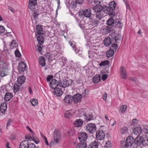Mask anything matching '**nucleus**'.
<instances>
[{
    "label": "nucleus",
    "instance_id": "56",
    "mask_svg": "<svg viewBox=\"0 0 148 148\" xmlns=\"http://www.w3.org/2000/svg\"><path fill=\"white\" fill-rule=\"evenodd\" d=\"M5 32V28L2 26L0 25V33H3Z\"/></svg>",
    "mask_w": 148,
    "mask_h": 148
},
{
    "label": "nucleus",
    "instance_id": "23",
    "mask_svg": "<svg viewBox=\"0 0 148 148\" xmlns=\"http://www.w3.org/2000/svg\"><path fill=\"white\" fill-rule=\"evenodd\" d=\"M83 14L84 16L87 18H89L91 15V13L90 11V10L89 9H85L84 10L83 13H81L82 15Z\"/></svg>",
    "mask_w": 148,
    "mask_h": 148
},
{
    "label": "nucleus",
    "instance_id": "30",
    "mask_svg": "<svg viewBox=\"0 0 148 148\" xmlns=\"http://www.w3.org/2000/svg\"><path fill=\"white\" fill-rule=\"evenodd\" d=\"M25 78L24 75L18 77L17 82L18 84L21 85L25 81Z\"/></svg>",
    "mask_w": 148,
    "mask_h": 148
},
{
    "label": "nucleus",
    "instance_id": "60",
    "mask_svg": "<svg viewBox=\"0 0 148 148\" xmlns=\"http://www.w3.org/2000/svg\"><path fill=\"white\" fill-rule=\"evenodd\" d=\"M12 121L13 119H10L8 120V123H7V127L8 128V126L10 125L11 123L12 122Z\"/></svg>",
    "mask_w": 148,
    "mask_h": 148
},
{
    "label": "nucleus",
    "instance_id": "53",
    "mask_svg": "<svg viewBox=\"0 0 148 148\" xmlns=\"http://www.w3.org/2000/svg\"><path fill=\"white\" fill-rule=\"evenodd\" d=\"M15 56L18 57H20L21 56V54L18 50L17 49L15 51Z\"/></svg>",
    "mask_w": 148,
    "mask_h": 148
},
{
    "label": "nucleus",
    "instance_id": "15",
    "mask_svg": "<svg viewBox=\"0 0 148 148\" xmlns=\"http://www.w3.org/2000/svg\"><path fill=\"white\" fill-rule=\"evenodd\" d=\"M71 84V81L70 80H64L61 81L59 84V86L63 88H65Z\"/></svg>",
    "mask_w": 148,
    "mask_h": 148
},
{
    "label": "nucleus",
    "instance_id": "1",
    "mask_svg": "<svg viewBox=\"0 0 148 148\" xmlns=\"http://www.w3.org/2000/svg\"><path fill=\"white\" fill-rule=\"evenodd\" d=\"M116 3L114 1L111 2L109 6H105L103 8V11L105 13L108 14L110 16H115V13L114 12L116 7Z\"/></svg>",
    "mask_w": 148,
    "mask_h": 148
},
{
    "label": "nucleus",
    "instance_id": "52",
    "mask_svg": "<svg viewBox=\"0 0 148 148\" xmlns=\"http://www.w3.org/2000/svg\"><path fill=\"white\" fill-rule=\"evenodd\" d=\"M143 131L144 133L148 134V126H144L143 128Z\"/></svg>",
    "mask_w": 148,
    "mask_h": 148
},
{
    "label": "nucleus",
    "instance_id": "11",
    "mask_svg": "<svg viewBox=\"0 0 148 148\" xmlns=\"http://www.w3.org/2000/svg\"><path fill=\"white\" fill-rule=\"evenodd\" d=\"M120 75L121 78L123 79H126L127 77V74L125 69L121 66L120 69Z\"/></svg>",
    "mask_w": 148,
    "mask_h": 148
},
{
    "label": "nucleus",
    "instance_id": "49",
    "mask_svg": "<svg viewBox=\"0 0 148 148\" xmlns=\"http://www.w3.org/2000/svg\"><path fill=\"white\" fill-rule=\"evenodd\" d=\"M28 148H35L36 147L35 145L33 143H29L28 142V145H27Z\"/></svg>",
    "mask_w": 148,
    "mask_h": 148
},
{
    "label": "nucleus",
    "instance_id": "26",
    "mask_svg": "<svg viewBox=\"0 0 148 148\" xmlns=\"http://www.w3.org/2000/svg\"><path fill=\"white\" fill-rule=\"evenodd\" d=\"M13 97L12 93L10 92H7L6 93L4 97V99L6 101H10Z\"/></svg>",
    "mask_w": 148,
    "mask_h": 148
},
{
    "label": "nucleus",
    "instance_id": "50",
    "mask_svg": "<svg viewBox=\"0 0 148 148\" xmlns=\"http://www.w3.org/2000/svg\"><path fill=\"white\" fill-rule=\"evenodd\" d=\"M127 108V106L125 105H124L122 106L120 108V110L121 111L122 113H123L125 110Z\"/></svg>",
    "mask_w": 148,
    "mask_h": 148
},
{
    "label": "nucleus",
    "instance_id": "29",
    "mask_svg": "<svg viewBox=\"0 0 148 148\" xmlns=\"http://www.w3.org/2000/svg\"><path fill=\"white\" fill-rule=\"evenodd\" d=\"M37 33L39 34H43L45 31L43 30L42 26L41 25H38L36 26Z\"/></svg>",
    "mask_w": 148,
    "mask_h": 148
},
{
    "label": "nucleus",
    "instance_id": "38",
    "mask_svg": "<svg viewBox=\"0 0 148 148\" xmlns=\"http://www.w3.org/2000/svg\"><path fill=\"white\" fill-rule=\"evenodd\" d=\"M37 40L39 44L42 45L44 42L43 36L41 35H39L37 37Z\"/></svg>",
    "mask_w": 148,
    "mask_h": 148
},
{
    "label": "nucleus",
    "instance_id": "45",
    "mask_svg": "<svg viewBox=\"0 0 148 148\" xmlns=\"http://www.w3.org/2000/svg\"><path fill=\"white\" fill-rule=\"evenodd\" d=\"M109 61L108 60H105L101 62L99 64V66H104L108 65L109 64Z\"/></svg>",
    "mask_w": 148,
    "mask_h": 148
},
{
    "label": "nucleus",
    "instance_id": "63",
    "mask_svg": "<svg viewBox=\"0 0 148 148\" xmlns=\"http://www.w3.org/2000/svg\"><path fill=\"white\" fill-rule=\"evenodd\" d=\"M107 77V75L106 74L103 75L102 76V79L103 80H105Z\"/></svg>",
    "mask_w": 148,
    "mask_h": 148
},
{
    "label": "nucleus",
    "instance_id": "5",
    "mask_svg": "<svg viewBox=\"0 0 148 148\" xmlns=\"http://www.w3.org/2000/svg\"><path fill=\"white\" fill-rule=\"evenodd\" d=\"M86 132L90 134H92L96 130V127L95 124L91 123L88 124L86 126Z\"/></svg>",
    "mask_w": 148,
    "mask_h": 148
},
{
    "label": "nucleus",
    "instance_id": "27",
    "mask_svg": "<svg viewBox=\"0 0 148 148\" xmlns=\"http://www.w3.org/2000/svg\"><path fill=\"white\" fill-rule=\"evenodd\" d=\"M22 85L18 84L17 83H15L13 86V90L15 93L17 92L20 90H21V88H22Z\"/></svg>",
    "mask_w": 148,
    "mask_h": 148
},
{
    "label": "nucleus",
    "instance_id": "20",
    "mask_svg": "<svg viewBox=\"0 0 148 148\" xmlns=\"http://www.w3.org/2000/svg\"><path fill=\"white\" fill-rule=\"evenodd\" d=\"M84 121L81 119H76L74 122V124L76 127H80L83 124Z\"/></svg>",
    "mask_w": 148,
    "mask_h": 148
},
{
    "label": "nucleus",
    "instance_id": "57",
    "mask_svg": "<svg viewBox=\"0 0 148 148\" xmlns=\"http://www.w3.org/2000/svg\"><path fill=\"white\" fill-rule=\"evenodd\" d=\"M94 2L97 5L101 4V3H102L101 0H94Z\"/></svg>",
    "mask_w": 148,
    "mask_h": 148
},
{
    "label": "nucleus",
    "instance_id": "32",
    "mask_svg": "<svg viewBox=\"0 0 148 148\" xmlns=\"http://www.w3.org/2000/svg\"><path fill=\"white\" fill-rule=\"evenodd\" d=\"M133 132L136 134H140L142 132V130L140 127H137L133 130Z\"/></svg>",
    "mask_w": 148,
    "mask_h": 148
},
{
    "label": "nucleus",
    "instance_id": "35",
    "mask_svg": "<svg viewBox=\"0 0 148 148\" xmlns=\"http://www.w3.org/2000/svg\"><path fill=\"white\" fill-rule=\"evenodd\" d=\"M39 64L42 67H44L46 64L45 60L44 57L40 56L39 58Z\"/></svg>",
    "mask_w": 148,
    "mask_h": 148
},
{
    "label": "nucleus",
    "instance_id": "21",
    "mask_svg": "<svg viewBox=\"0 0 148 148\" xmlns=\"http://www.w3.org/2000/svg\"><path fill=\"white\" fill-rule=\"evenodd\" d=\"M7 109V105L5 102H3L0 104V112L2 113H4Z\"/></svg>",
    "mask_w": 148,
    "mask_h": 148
},
{
    "label": "nucleus",
    "instance_id": "3",
    "mask_svg": "<svg viewBox=\"0 0 148 148\" xmlns=\"http://www.w3.org/2000/svg\"><path fill=\"white\" fill-rule=\"evenodd\" d=\"M8 65L3 62L0 61V68L1 69L0 75L2 77L6 76L8 74Z\"/></svg>",
    "mask_w": 148,
    "mask_h": 148
},
{
    "label": "nucleus",
    "instance_id": "41",
    "mask_svg": "<svg viewBox=\"0 0 148 148\" xmlns=\"http://www.w3.org/2000/svg\"><path fill=\"white\" fill-rule=\"evenodd\" d=\"M127 132V128L125 127H123L121 129L120 132L121 134H124Z\"/></svg>",
    "mask_w": 148,
    "mask_h": 148
},
{
    "label": "nucleus",
    "instance_id": "58",
    "mask_svg": "<svg viewBox=\"0 0 148 148\" xmlns=\"http://www.w3.org/2000/svg\"><path fill=\"white\" fill-rule=\"evenodd\" d=\"M34 138L33 135H32V136L30 135L28 136H25V138L28 139L29 140H33V138Z\"/></svg>",
    "mask_w": 148,
    "mask_h": 148
},
{
    "label": "nucleus",
    "instance_id": "8",
    "mask_svg": "<svg viewBox=\"0 0 148 148\" xmlns=\"http://www.w3.org/2000/svg\"><path fill=\"white\" fill-rule=\"evenodd\" d=\"M110 18L107 21V24L109 25H115L116 23L118 21V19H116L115 18V16H110Z\"/></svg>",
    "mask_w": 148,
    "mask_h": 148
},
{
    "label": "nucleus",
    "instance_id": "2",
    "mask_svg": "<svg viewBox=\"0 0 148 148\" xmlns=\"http://www.w3.org/2000/svg\"><path fill=\"white\" fill-rule=\"evenodd\" d=\"M53 139L50 143V145L56 144L59 142L61 139V134L59 131L56 129L53 132Z\"/></svg>",
    "mask_w": 148,
    "mask_h": 148
},
{
    "label": "nucleus",
    "instance_id": "6",
    "mask_svg": "<svg viewBox=\"0 0 148 148\" xmlns=\"http://www.w3.org/2000/svg\"><path fill=\"white\" fill-rule=\"evenodd\" d=\"M105 136V134L104 131L99 130L96 132V138L97 140H103Z\"/></svg>",
    "mask_w": 148,
    "mask_h": 148
},
{
    "label": "nucleus",
    "instance_id": "42",
    "mask_svg": "<svg viewBox=\"0 0 148 148\" xmlns=\"http://www.w3.org/2000/svg\"><path fill=\"white\" fill-rule=\"evenodd\" d=\"M41 45H38L36 46L35 49L36 50L39 52V53H41L42 50V47L41 46Z\"/></svg>",
    "mask_w": 148,
    "mask_h": 148
},
{
    "label": "nucleus",
    "instance_id": "33",
    "mask_svg": "<svg viewBox=\"0 0 148 148\" xmlns=\"http://www.w3.org/2000/svg\"><path fill=\"white\" fill-rule=\"evenodd\" d=\"M87 147V145L85 142H81L77 144L76 146V148H86Z\"/></svg>",
    "mask_w": 148,
    "mask_h": 148
},
{
    "label": "nucleus",
    "instance_id": "22",
    "mask_svg": "<svg viewBox=\"0 0 148 148\" xmlns=\"http://www.w3.org/2000/svg\"><path fill=\"white\" fill-rule=\"evenodd\" d=\"M103 8L101 4L96 5L93 8V9L96 12H101L103 9Z\"/></svg>",
    "mask_w": 148,
    "mask_h": 148
},
{
    "label": "nucleus",
    "instance_id": "37",
    "mask_svg": "<svg viewBox=\"0 0 148 148\" xmlns=\"http://www.w3.org/2000/svg\"><path fill=\"white\" fill-rule=\"evenodd\" d=\"M101 77L99 75H97L93 77V82L95 84L101 81Z\"/></svg>",
    "mask_w": 148,
    "mask_h": 148
},
{
    "label": "nucleus",
    "instance_id": "14",
    "mask_svg": "<svg viewBox=\"0 0 148 148\" xmlns=\"http://www.w3.org/2000/svg\"><path fill=\"white\" fill-rule=\"evenodd\" d=\"M59 84L58 81L55 79H52L50 83L51 88L54 89L59 86Z\"/></svg>",
    "mask_w": 148,
    "mask_h": 148
},
{
    "label": "nucleus",
    "instance_id": "36",
    "mask_svg": "<svg viewBox=\"0 0 148 148\" xmlns=\"http://www.w3.org/2000/svg\"><path fill=\"white\" fill-rule=\"evenodd\" d=\"M111 39L110 38H107L104 39V45L107 46H108L111 43Z\"/></svg>",
    "mask_w": 148,
    "mask_h": 148
},
{
    "label": "nucleus",
    "instance_id": "62",
    "mask_svg": "<svg viewBox=\"0 0 148 148\" xmlns=\"http://www.w3.org/2000/svg\"><path fill=\"white\" fill-rule=\"evenodd\" d=\"M42 137L44 139V140L45 142L46 143V144L47 145H49V143L47 141V139L46 137H45L44 135H42Z\"/></svg>",
    "mask_w": 148,
    "mask_h": 148
},
{
    "label": "nucleus",
    "instance_id": "51",
    "mask_svg": "<svg viewBox=\"0 0 148 148\" xmlns=\"http://www.w3.org/2000/svg\"><path fill=\"white\" fill-rule=\"evenodd\" d=\"M111 48H111L114 50H114L116 51V49L118 48V45L116 44H113L112 45Z\"/></svg>",
    "mask_w": 148,
    "mask_h": 148
},
{
    "label": "nucleus",
    "instance_id": "46",
    "mask_svg": "<svg viewBox=\"0 0 148 148\" xmlns=\"http://www.w3.org/2000/svg\"><path fill=\"white\" fill-rule=\"evenodd\" d=\"M104 147L105 148H111V145L110 142L109 141H107Z\"/></svg>",
    "mask_w": 148,
    "mask_h": 148
},
{
    "label": "nucleus",
    "instance_id": "34",
    "mask_svg": "<svg viewBox=\"0 0 148 148\" xmlns=\"http://www.w3.org/2000/svg\"><path fill=\"white\" fill-rule=\"evenodd\" d=\"M114 53V50L110 48L109 49L106 53V56L108 58H110L112 56Z\"/></svg>",
    "mask_w": 148,
    "mask_h": 148
},
{
    "label": "nucleus",
    "instance_id": "28",
    "mask_svg": "<svg viewBox=\"0 0 148 148\" xmlns=\"http://www.w3.org/2000/svg\"><path fill=\"white\" fill-rule=\"evenodd\" d=\"M28 141L24 140L20 143L19 148H28Z\"/></svg>",
    "mask_w": 148,
    "mask_h": 148
},
{
    "label": "nucleus",
    "instance_id": "59",
    "mask_svg": "<svg viewBox=\"0 0 148 148\" xmlns=\"http://www.w3.org/2000/svg\"><path fill=\"white\" fill-rule=\"evenodd\" d=\"M34 138L33 135H32V136L30 135L28 136H25V138L28 139L29 140H33V138Z\"/></svg>",
    "mask_w": 148,
    "mask_h": 148
},
{
    "label": "nucleus",
    "instance_id": "7",
    "mask_svg": "<svg viewBox=\"0 0 148 148\" xmlns=\"http://www.w3.org/2000/svg\"><path fill=\"white\" fill-rule=\"evenodd\" d=\"M134 143V140L133 137L132 136H129L126 139L125 146L126 147H131Z\"/></svg>",
    "mask_w": 148,
    "mask_h": 148
},
{
    "label": "nucleus",
    "instance_id": "31",
    "mask_svg": "<svg viewBox=\"0 0 148 148\" xmlns=\"http://www.w3.org/2000/svg\"><path fill=\"white\" fill-rule=\"evenodd\" d=\"M98 143L96 141L90 143L88 145V148H98Z\"/></svg>",
    "mask_w": 148,
    "mask_h": 148
},
{
    "label": "nucleus",
    "instance_id": "25",
    "mask_svg": "<svg viewBox=\"0 0 148 148\" xmlns=\"http://www.w3.org/2000/svg\"><path fill=\"white\" fill-rule=\"evenodd\" d=\"M72 98V96H71L67 95L65 97L63 101L66 103H71L73 101Z\"/></svg>",
    "mask_w": 148,
    "mask_h": 148
},
{
    "label": "nucleus",
    "instance_id": "64",
    "mask_svg": "<svg viewBox=\"0 0 148 148\" xmlns=\"http://www.w3.org/2000/svg\"><path fill=\"white\" fill-rule=\"evenodd\" d=\"M53 77L52 75H49L47 78V80L48 82L50 81L51 79Z\"/></svg>",
    "mask_w": 148,
    "mask_h": 148
},
{
    "label": "nucleus",
    "instance_id": "24",
    "mask_svg": "<svg viewBox=\"0 0 148 148\" xmlns=\"http://www.w3.org/2000/svg\"><path fill=\"white\" fill-rule=\"evenodd\" d=\"M62 91L61 89L59 88L54 89L53 93L54 95L57 96H60L62 94Z\"/></svg>",
    "mask_w": 148,
    "mask_h": 148
},
{
    "label": "nucleus",
    "instance_id": "4",
    "mask_svg": "<svg viewBox=\"0 0 148 148\" xmlns=\"http://www.w3.org/2000/svg\"><path fill=\"white\" fill-rule=\"evenodd\" d=\"M99 20L96 19V18H92L90 17L89 18L88 23L89 29H92L96 26L99 24Z\"/></svg>",
    "mask_w": 148,
    "mask_h": 148
},
{
    "label": "nucleus",
    "instance_id": "61",
    "mask_svg": "<svg viewBox=\"0 0 148 148\" xmlns=\"http://www.w3.org/2000/svg\"><path fill=\"white\" fill-rule=\"evenodd\" d=\"M33 140L36 144H38L40 141L39 139L37 138H33Z\"/></svg>",
    "mask_w": 148,
    "mask_h": 148
},
{
    "label": "nucleus",
    "instance_id": "16",
    "mask_svg": "<svg viewBox=\"0 0 148 148\" xmlns=\"http://www.w3.org/2000/svg\"><path fill=\"white\" fill-rule=\"evenodd\" d=\"M36 4V0H29V8L31 10L35 9Z\"/></svg>",
    "mask_w": 148,
    "mask_h": 148
},
{
    "label": "nucleus",
    "instance_id": "9",
    "mask_svg": "<svg viewBox=\"0 0 148 148\" xmlns=\"http://www.w3.org/2000/svg\"><path fill=\"white\" fill-rule=\"evenodd\" d=\"M78 138L80 142H85L87 139L86 133L84 132L79 133L78 135Z\"/></svg>",
    "mask_w": 148,
    "mask_h": 148
},
{
    "label": "nucleus",
    "instance_id": "55",
    "mask_svg": "<svg viewBox=\"0 0 148 148\" xmlns=\"http://www.w3.org/2000/svg\"><path fill=\"white\" fill-rule=\"evenodd\" d=\"M38 15L39 14L37 13L34 12L32 16L35 19H36L37 18H38Z\"/></svg>",
    "mask_w": 148,
    "mask_h": 148
},
{
    "label": "nucleus",
    "instance_id": "18",
    "mask_svg": "<svg viewBox=\"0 0 148 148\" xmlns=\"http://www.w3.org/2000/svg\"><path fill=\"white\" fill-rule=\"evenodd\" d=\"M79 26L82 29H88V24L86 23L84 20H82L79 23Z\"/></svg>",
    "mask_w": 148,
    "mask_h": 148
},
{
    "label": "nucleus",
    "instance_id": "40",
    "mask_svg": "<svg viewBox=\"0 0 148 148\" xmlns=\"http://www.w3.org/2000/svg\"><path fill=\"white\" fill-rule=\"evenodd\" d=\"M72 114L69 111H66L64 116L66 118H70L72 117Z\"/></svg>",
    "mask_w": 148,
    "mask_h": 148
},
{
    "label": "nucleus",
    "instance_id": "19",
    "mask_svg": "<svg viewBox=\"0 0 148 148\" xmlns=\"http://www.w3.org/2000/svg\"><path fill=\"white\" fill-rule=\"evenodd\" d=\"M72 98L73 101V100L75 103H77L80 101L82 97L79 94H77L73 97H72Z\"/></svg>",
    "mask_w": 148,
    "mask_h": 148
},
{
    "label": "nucleus",
    "instance_id": "44",
    "mask_svg": "<svg viewBox=\"0 0 148 148\" xmlns=\"http://www.w3.org/2000/svg\"><path fill=\"white\" fill-rule=\"evenodd\" d=\"M95 16L96 19L99 20V21L102 18L101 12H97V13L95 14Z\"/></svg>",
    "mask_w": 148,
    "mask_h": 148
},
{
    "label": "nucleus",
    "instance_id": "10",
    "mask_svg": "<svg viewBox=\"0 0 148 148\" xmlns=\"http://www.w3.org/2000/svg\"><path fill=\"white\" fill-rule=\"evenodd\" d=\"M145 140L143 137L138 136L136 137L134 140V143L136 144L138 146H140L143 144Z\"/></svg>",
    "mask_w": 148,
    "mask_h": 148
},
{
    "label": "nucleus",
    "instance_id": "13",
    "mask_svg": "<svg viewBox=\"0 0 148 148\" xmlns=\"http://www.w3.org/2000/svg\"><path fill=\"white\" fill-rule=\"evenodd\" d=\"M81 114L82 115L80 116V117L82 115L85 119L87 121H90L94 119V117L92 114H90L87 115L86 113L83 112H82Z\"/></svg>",
    "mask_w": 148,
    "mask_h": 148
},
{
    "label": "nucleus",
    "instance_id": "43",
    "mask_svg": "<svg viewBox=\"0 0 148 148\" xmlns=\"http://www.w3.org/2000/svg\"><path fill=\"white\" fill-rule=\"evenodd\" d=\"M30 102L32 105L34 106H35L38 104V100L35 99H32L30 100Z\"/></svg>",
    "mask_w": 148,
    "mask_h": 148
},
{
    "label": "nucleus",
    "instance_id": "17",
    "mask_svg": "<svg viewBox=\"0 0 148 148\" xmlns=\"http://www.w3.org/2000/svg\"><path fill=\"white\" fill-rule=\"evenodd\" d=\"M26 66V64L24 63V62H22L20 63L18 66L19 71L20 72H24L25 70Z\"/></svg>",
    "mask_w": 148,
    "mask_h": 148
},
{
    "label": "nucleus",
    "instance_id": "54",
    "mask_svg": "<svg viewBox=\"0 0 148 148\" xmlns=\"http://www.w3.org/2000/svg\"><path fill=\"white\" fill-rule=\"evenodd\" d=\"M46 57L49 60H52V57L51 55V54L49 53H47V54H46Z\"/></svg>",
    "mask_w": 148,
    "mask_h": 148
},
{
    "label": "nucleus",
    "instance_id": "39",
    "mask_svg": "<svg viewBox=\"0 0 148 148\" xmlns=\"http://www.w3.org/2000/svg\"><path fill=\"white\" fill-rule=\"evenodd\" d=\"M10 45V48L12 49L18 46V44L15 40H13L11 42Z\"/></svg>",
    "mask_w": 148,
    "mask_h": 148
},
{
    "label": "nucleus",
    "instance_id": "12",
    "mask_svg": "<svg viewBox=\"0 0 148 148\" xmlns=\"http://www.w3.org/2000/svg\"><path fill=\"white\" fill-rule=\"evenodd\" d=\"M83 1V0H75V2L71 1L69 7L70 8L75 9L76 7L77 4H81Z\"/></svg>",
    "mask_w": 148,
    "mask_h": 148
},
{
    "label": "nucleus",
    "instance_id": "47",
    "mask_svg": "<svg viewBox=\"0 0 148 148\" xmlns=\"http://www.w3.org/2000/svg\"><path fill=\"white\" fill-rule=\"evenodd\" d=\"M69 44H70V46L73 48V49L75 48L76 46H75V43L74 41H70L69 42Z\"/></svg>",
    "mask_w": 148,
    "mask_h": 148
},
{
    "label": "nucleus",
    "instance_id": "48",
    "mask_svg": "<svg viewBox=\"0 0 148 148\" xmlns=\"http://www.w3.org/2000/svg\"><path fill=\"white\" fill-rule=\"evenodd\" d=\"M118 22L116 23L115 24V26H118V27H119L121 29L123 25V24L121 22H120L119 21L118 19V21H117Z\"/></svg>",
    "mask_w": 148,
    "mask_h": 148
}]
</instances>
